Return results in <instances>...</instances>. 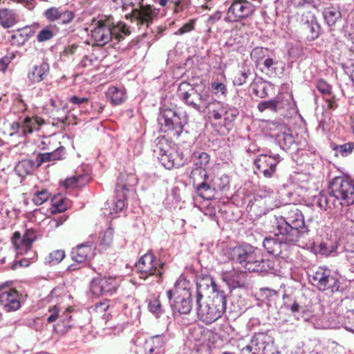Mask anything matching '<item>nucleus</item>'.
<instances>
[{"mask_svg":"<svg viewBox=\"0 0 354 354\" xmlns=\"http://www.w3.org/2000/svg\"><path fill=\"white\" fill-rule=\"evenodd\" d=\"M282 215L277 218L276 236H281L285 244L294 245L309 232L304 216L295 205L288 204L281 209Z\"/></svg>","mask_w":354,"mask_h":354,"instance_id":"f257e3e1","label":"nucleus"},{"mask_svg":"<svg viewBox=\"0 0 354 354\" xmlns=\"http://www.w3.org/2000/svg\"><path fill=\"white\" fill-rule=\"evenodd\" d=\"M227 257L249 272H267L271 268L270 261L263 259L260 250L249 243H243L229 248Z\"/></svg>","mask_w":354,"mask_h":354,"instance_id":"f03ea898","label":"nucleus"},{"mask_svg":"<svg viewBox=\"0 0 354 354\" xmlns=\"http://www.w3.org/2000/svg\"><path fill=\"white\" fill-rule=\"evenodd\" d=\"M341 206H349L354 203V185L344 177L333 179L328 188V196L321 194L317 203L321 208L335 207V202Z\"/></svg>","mask_w":354,"mask_h":354,"instance_id":"7ed1b4c3","label":"nucleus"},{"mask_svg":"<svg viewBox=\"0 0 354 354\" xmlns=\"http://www.w3.org/2000/svg\"><path fill=\"white\" fill-rule=\"evenodd\" d=\"M177 94L185 103L201 113L212 109V106H221L220 102L212 97L208 89L202 86L193 87L187 82L179 84Z\"/></svg>","mask_w":354,"mask_h":354,"instance_id":"20e7f679","label":"nucleus"},{"mask_svg":"<svg viewBox=\"0 0 354 354\" xmlns=\"http://www.w3.org/2000/svg\"><path fill=\"white\" fill-rule=\"evenodd\" d=\"M193 285L184 277H179L172 289L167 291V297L174 312L187 315L192 309Z\"/></svg>","mask_w":354,"mask_h":354,"instance_id":"39448f33","label":"nucleus"},{"mask_svg":"<svg viewBox=\"0 0 354 354\" xmlns=\"http://www.w3.org/2000/svg\"><path fill=\"white\" fill-rule=\"evenodd\" d=\"M131 34L129 28L122 22L113 25L109 19L98 21L91 31V36L99 46H104L115 39L118 41L124 39V36Z\"/></svg>","mask_w":354,"mask_h":354,"instance_id":"423d86ee","label":"nucleus"},{"mask_svg":"<svg viewBox=\"0 0 354 354\" xmlns=\"http://www.w3.org/2000/svg\"><path fill=\"white\" fill-rule=\"evenodd\" d=\"M161 129L169 132L174 137H179L183 132L184 127L187 123V116L184 111L176 107L160 108L158 118Z\"/></svg>","mask_w":354,"mask_h":354,"instance_id":"0eeeda50","label":"nucleus"},{"mask_svg":"<svg viewBox=\"0 0 354 354\" xmlns=\"http://www.w3.org/2000/svg\"><path fill=\"white\" fill-rule=\"evenodd\" d=\"M226 303L225 292H215L205 305L201 304V301L196 302L198 316L206 324H211L223 315L226 309Z\"/></svg>","mask_w":354,"mask_h":354,"instance_id":"6e6552de","label":"nucleus"},{"mask_svg":"<svg viewBox=\"0 0 354 354\" xmlns=\"http://www.w3.org/2000/svg\"><path fill=\"white\" fill-rule=\"evenodd\" d=\"M156 140L158 142L153 151L159 155L158 158L166 169H171L184 165L185 159L181 150L170 148L164 138H158Z\"/></svg>","mask_w":354,"mask_h":354,"instance_id":"1a4fd4ad","label":"nucleus"},{"mask_svg":"<svg viewBox=\"0 0 354 354\" xmlns=\"http://www.w3.org/2000/svg\"><path fill=\"white\" fill-rule=\"evenodd\" d=\"M309 281L319 291H340L341 282L332 275L331 271L328 268L319 267L315 271H312L311 274H309Z\"/></svg>","mask_w":354,"mask_h":354,"instance_id":"9d476101","label":"nucleus"},{"mask_svg":"<svg viewBox=\"0 0 354 354\" xmlns=\"http://www.w3.org/2000/svg\"><path fill=\"white\" fill-rule=\"evenodd\" d=\"M165 263L159 261L150 252L142 256L136 264L138 272L140 274V278L146 279L149 276H156L158 283L162 281V275Z\"/></svg>","mask_w":354,"mask_h":354,"instance_id":"9b49d317","label":"nucleus"},{"mask_svg":"<svg viewBox=\"0 0 354 354\" xmlns=\"http://www.w3.org/2000/svg\"><path fill=\"white\" fill-rule=\"evenodd\" d=\"M241 354H279V352L274 348L270 336L264 333H258L241 349Z\"/></svg>","mask_w":354,"mask_h":354,"instance_id":"f8f14e48","label":"nucleus"},{"mask_svg":"<svg viewBox=\"0 0 354 354\" xmlns=\"http://www.w3.org/2000/svg\"><path fill=\"white\" fill-rule=\"evenodd\" d=\"M138 183L137 177L132 174H121L118 178L115 185V194L117 201L115 203V210L122 211L125 207V200L127 198V192L130 188Z\"/></svg>","mask_w":354,"mask_h":354,"instance_id":"ddd939ff","label":"nucleus"},{"mask_svg":"<svg viewBox=\"0 0 354 354\" xmlns=\"http://www.w3.org/2000/svg\"><path fill=\"white\" fill-rule=\"evenodd\" d=\"M280 162L279 156H272L260 154L254 160V173L262 174L265 178H272L277 172V164Z\"/></svg>","mask_w":354,"mask_h":354,"instance_id":"4468645a","label":"nucleus"},{"mask_svg":"<svg viewBox=\"0 0 354 354\" xmlns=\"http://www.w3.org/2000/svg\"><path fill=\"white\" fill-rule=\"evenodd\" d=\"M254 11V6L246 0H235L227 10V19L236 21L250 16Z\"/></svg>","mask_w":354,"mask_h":354,"instance_id":"2eb2a0df","label":"nucleus"},{"mask_svg":"<svg viewBox=\"0 0 354 354\" xmlns=\"http://www.w3.org/2000/svg\"><path fill=\"white\" fill-rule=\"evenodd\" d=\"M116 281L111 277L94 279L91 283V291L96 296L111 295L116 289Z\"/></svg>","mask_w":354,"mask_h":354,"instance_id":"dca6fc26","label":"nucleus"},{"mask_svg":"<svg viewBox=\"0 0 354 354\" xmlns=\"http://www.w3.org/2000/svg\"><path fill=\"white\" fill-rule=\"evenodd\" d=\"M210 156L206 152H194L192 157V161L194 164V169L191 172L190 178L194 179V182L196 181L195 176L198 172L201 176V178L207 180L209 178L207 174L206 169L209 163Z\"/></svg>","mask_w":354,"mask_h":354,"instance_id":"f3484780","label":"nucleus"},{"mask_svg":"<svg viewBox=\"0 0 354 354\" xmlns=\"http://www.w3.org/2000/svg\"><path fill=\"white\" fill-rule=\"evenodd\" d=\"M17 290L10 289L0 294V305L6 312L15 311L20 308L21 302Z\"/></svg>","mask_w":354,"mask_h":354,"instance_id":"a211bd4d","label":"nucleus"},{"mask_svg":"<svg viewBox=\"0 0 354 354\" xmlns=\"http://www.w3.org/2000/svg\"><path fill=\"white\" fill-rule=\"evenodd\" d=\"M73 261L77 263H84L94 257L93 246L90 242L82 243L73 248L71 252Z\"/></svg>","mask_w":354,"mask_h":354,"instance_id":"6ab92c4d","label":"nucleus"},{"mask_svg":"<svg viewBox=\"0 0 354 354\" xmlns=\"http://www.w3.org/2000/svg\"><path fill=\"white\" fill-rule=\"evenodd\" d=\"M245 272L237 270L225 271L222 274V279L231 290L243 287L245 283Z\"/></svg>","mask_w":354,"mask_h":354,"instance_id":"aec40b11","label":"nucleus"},{"mask_svg":"<svg viewBox=\"0 0 354 354\" xmlns=\"http://www.w3.org/2000/svg\"><path fill=\"white\" fill-rule=\"evenodd\" d=\"M211 290L212 295L215 292L220 291L217 289L216 285L213 279L209 276H204L198 278L196 281V302L198 303L203 297V293Z\"/></svg>","mask_w":354,"mask_h":354,"instance_id":"412c9836","label":"nucleus"},{"mask_svg":"<svg viewBox=\"0 0 354 354\" xmlns=\"http://www.w3.org/2000/svg\"><path fill=\"white\" fill-rule=\"evenodd\" d=\"M50 72L49 64L42 62L38 65H35L28 73V81L32 84L39 83L46 79Z\"/></svg>","mask_w":354,"mask_h":354,"instance_id":"4be33fe9","label":"nucleus"},{"mask_svg":"<svg viewBox=\"0 0 354 354\" xmlns=\"http://www.w3.org/2000/svg\"><path fill=\"white\" fill-rule=\"evenodd\" d=\"M278 127L279 131L273 134V136L275 137V139L281 149L287 151L290 149L293 145H295V138L290 129H288L283 125H279Z\"/></svg>","mask_w":354,"mask_h":354,"instance_id":"5701e85b","label":"nucleus"},{"mask_svg":"<svg viewBox=\"0 0 354 354\" xmlns=\"http://www.w3.org/2000/svg\"><path fill=\"white\" fill-rule=\"evenodd\" d=\"M42 124H44V120L37 117L35 118L26 117L21 123H16L18 132L21 133L24 136L32 133L34 130H37Z\"/></svg>","mask_w":354,"mask_h":354,"instance_id":"b1692460","label":"nucleus"},{"mask_svg":"<svg viewBox=\"0 0 354 354\" xmlns=\"http://www.w3.org/2000/svg\"><path fill=\"white\" fill-rule=\"evenodd\" d=\"M202 179V182L197 183V179L196 178L195 184L193 181L194 186L196 187V193L199 196L206 200H210L214 197V187L211 185L209 178L207 180Z\"/></svg>","mask_w":354,"mask_h":354,"instance_id":"393cba45","label":"nucleus"},{"mask_svg":"<svg viewBox=\"0 0 354 354\" xmlns=\"http://www.w3.org/2000/svg\"><path fill=\"white\" fill-rule=\"evenodd\" d=\"M64 155L63 147L49 153H39L36 157V167H40L43 163L48 161L60 160Z\"/></svg>","mask_w":354,"mask_h":354,"instance_id":"a878e982","label":"nucleus"},{"mask_svg":"<svg viewBox=\"0 0 354 354\" xmlns=\"http://www.w3.org/2000/svg\"><path fill=\"white\" fill-rule=\"evenodd\" d=\"M301 21L305 26V28L309 31L310 34L308 35L309 40H314L319 35L320 26L317 22L315 17L313 15L308 17H302Z\"/></svg>","mask_w":354,"mask_h":354,"instance_id":"bb28decb","label":"nucleus"},{"mask_svg":"<svg viewBox=\"0 0 354 354\" xmlns=\"http://www.w3.org/2000/svg\"><path fill=\"white\" fill-rule=\"evenodd\" d=\"M323 15L329 26H334L342 18L341 10L338 6L326 8L323 12Z\"/></svg>","mask_w":354,"mask_h":354,"instance_id":"cd10ccee","label":"nucleus"},{"mask_svg":"<svg viewBox=\"0 0 354 354\" xmlns=\"http://www.w3.org/2000/svg\"><path fill=\"white\" fill-rule=\"evenodd\" d=\"M58 319V322L54 325V330L57 333L63 335L72 327L71 315L70 313L64 312Z\"/></svg>","mask_w":354,"mask_h":354,"instance_id":"c85d7f7f","label":"nucleus"},{"mask_svg":"<svg viewBox=\"0 0 354 354\" xmlns=\"http://www.w3.org/2000/svg\"><path fill=\"white\" fill-rule=\"evenodd\" d=\"M17 21V16L13 10L3 8L0 10V24L4 28H10Z\"/></svg>","mask_w":354,"mask_h":354,"instance_id":"c756f323","label":"nucleus"},{"mask_svg":"<svg viewBox=\"0 0 354 354\" xmlns=\"http://www.w3.org/2000/svg\"><path fill=\"white\" fill-rule=\"evenodd\" d=\"M278 239L274 238H265L263 241V246L270 254L277 255L280 253V245L285 243L281 241V236H277Z\"/></svg>","mask_w":354,"mask_h":354,"instance_id":"7c9ffc66","label":"nucleus"},{"mask_svg":"<svg viewBox=\"0 0 354 354\" xmlns=\"http://www.w3.org/2000/svg\"><path fill=\"white\" fill-rule=\"evenodd\" d=\"M165 342L162 336L156 335L151 338V342L147 343L149 346L148 354H160L162 352Z\"/></svg>","mask_w":354,"mask_h":354,"instance_id":"2f4dec72","label":"nucleus"},{"mask_svg":"<svg viewBox=\"0 0 354 354\" xmlns=\"http://www.w3.org/2000/svg\"><path fill=\"white\" fill-rule=\"evenodd\" d=\"M107 97L109 98L113 104H120L124 102L125 98V93L122 89L117 87H110L106 93Z\"/></svg>","mask_w":354,"mask_h":354,"instance_id":"473e14b6","label":"nucleus"},{"mask_svg":"<svg viewBox=\"0 0 354 354\" xmlns=\"http://www.w3.org/2000/svg\"><path fill=\"white\" fill-rule=\"evenodd\" d=\"M36 167V164L31 160H24L19 162L17 170L19 175L24 176L31 174Z\"/></svg>","mask_w":354,"mask_h":354,"instance_id":"72a5a7b5","label":"nucleus"},{"mask_svg":"<svg viewBox=\"0 0 354 354\" xmlns=\"http://www.w3.org/2000/svg\"><path fill=\"white\" fill-rule=\"evenodd\" d=\"M32 241L29 239L24 238L21 239L20 234L17 232L14 233L12 237V243L16 250L24 249L28 250L30 248Z\"/></svg>","mask_w":354,"mask_h":354,"instance_id":"f704fd0d","label":"nucleus"},{"mask_svg":"<svg viewBox=\"0 0 354 354\" xmlns=\"http://www.w3.org/2000/svg\"><path fill=\"white\" fill-rule=\"evenodd\" d=\"M242 37L237 31L232 32L225 42V46L236 49L242 44Z\"/></svg>","mask_w":354,"mask_h":354,"instance_id":"c9c22d12","label":"nucleus"},{"mask_svg":"<svg viewBox=\"0 0 354 354\" xmlns=\"http://www.w3.org/2000/svg\"><path fill=\"white\" fill-rule=\"evenodd\" d=\"M354 149V143L348 142L341 145H336L333 149L335 151V155L337 156H341L346 157L351 153Z\"/></svg>","mask_w":354,"mask_h":354,"instance_id":"e433bc0d","label":"nucleus"},{"mask_svg":"<svg viewBox=\"0 0 354 354\" xmlns=\"http://www.w3.org/2000/svg\"><path fill=\"white\" fill-rule=\"evenodd\" d=\"M268 51L267 48L262 47H256L252 50L250 54L251 57L255 61L257 66L266 57Z\"/></svg>","mask_w":354,"mask_h":354,"instance_id":"4c0bfd02","label":"nucleus"},{"mask_svg":"<svg viewBox=\"0 0 354 354\" xmlns=\"http://www.w3.org/2000/svg\"><path fill=\"white\" fill-rule=\"evenodd\" d=\"M32 35L30 29L23 28L18 30L15 35L12 36V39H16L18 44H24Z\"/></svg>","mask_w":354,"mask_h":354,"instance_id":"58836bf2","label":"nucleus"},{"mask_svg":"<svg viewBox=\"0 0 354 354\" xmlns=\"http://www.w3.org/2000/svg\"><path fill=\"white\" fill-rule=\"evenodd\" d=\"M65 257V252L62 250H56L50 252L46 260L52 265L58 264Z\"/></svg>","mask_w":354,"mask_h":354,"instance_id":"ea45409f","label":"nucleus"},{"mask_svg":"<svg viewBox=\"0 0 354 354\" xmlns=\"http://www.w3.org/2000/svg\"><path fill=\"white\" fill-rule=\"evenodd\" d=\"M50 194L46 189H42L36 192L32 198V202L36 205H41L50 197Z\"/></svg>","mask_w":354,"mask_h":354,"instance_id":"a19ab883","label":"nucleus"},{"mask_svg":"<svg viewBox=\"0 0 354 354\" xmlns=\"http://www.w3.org/2000/svg\"><path fill=\"white\" fill-rule=\"evenodd\" d=\"M252 90L254 93L261 98H263L268 96V88L265 83L259 82L254 83L252 84Z\"/></svg>","mask_w":354,"mask_h":354,"instance_id":"79ce46f5","label":"nucleus"},{"mask_svg":"<svg viewBox=\"0 0 354 354\" xmlns=\"http://www.w3.org/2000/svg\"><path fill=\"white\" fill-rule=\"evenodd\" d=\"M276 103L277 105V112L281 114L283 110H288L291 106L290 99L285 98V97L282 95L276 97Z\"/></svg>","mask_w":354,"mask_h":354,"instance_id":"37998d69","label":"nucleus"},{"mask_svg":"<svg viewBox=\"0 0 354 354\" xmlns=\"http://www.w3.org/2000/svg\"><path fill=\"white\" fill-rule=\"evenodd\" d=\"M148 308L150 312L156 315V317H159L163 313L160 301L156 299H152L149 302Z\"/></svg>","mask_w":354,"mask_h":354,"instance_id":"c03bdc74","label":"nucleus"},{"mask_svg":"<svg viewBox=\"0 0 354 354\" xmlns=\"http://www.w3.org/2000/svg\"><path fill=\"white\" fill-rule=\"evenodd\" d=\"M259 110L262 112L266 109H269L274 112H277V105L276 103V97L274 99L263 101L258 104Z\"/></svg>","mask_w":354,"mask_h":354,"instance_id":"a18cd8bd","label":"nucleus"},{"mask_svg":"<svg viewBox=\"0 0 354 354\" xmlns=\"http://www.w3.org/2000/svg\"><path fill=\"white\" fill-rule=\"evenodd\" d=\"M62 8H58L56 7H51L47 9L44 12V16L46 18L50 21H58L59 17H60Z\"/></svg>","mask_w":354,"mask_h":354,"instance_id":"49530a36","label":"nucleus"},{"mask_svg":"<svg viewBox=\"0 0 354 354\" xmlns=\"http://www.w3.org/2000/svg\"><path fill=\"white\" fill-rule=\"evenodd\" d=\"M59 15L60 17L57 21L59 24H68L75 17L73 12L65 10L64 9H62Z\"/></svg>","mask_w":354,"mask_h":354,"instance_id":"de8ad7c7","label":"nucleus"},{"mask_svg":"<svg viewBox=\"0 0 354 354\" xmlns=\"http://www.w3.org/2000/svg\"><path fill=\"white\" fill-rule=\"evenodd\" d=\"M55 35V32L54 31L46 27L39 32L37 39L38 41L42 42L50 39Z\"/></svg>","mask_w":354,"mask_h":354,"instance_id":"09e8293b","label":"nucleus"},{"mask_svg":"<svg viewBox=\"0 0 354 354\" xmlns=\"http://www.w3.org/2000/svg\"><path fill=\"white\" fill-rule=\"evenodd\" d=\"M277 62L274 61L272 58L268 57L261 62L257 66H259L262 71H266V72H269L274 69L273 66L277 65Z\"/></svg>","mask_w":354,"mask_h":354,"instance_id":"8fccbe9b","label":"nucleus"},{"mask_svg":"<svg viewBox=\"0 0 354 354\" xmlns=\"http://www.w3.org/2000/svg\"><path fill=\"white\" fill-rule=\"evenodd\" d=\"M85 177L84 176L80 175L77 176H73L65 180V186L66 187H80L84 185L86 180H84Z\"/></svg>","mask_w":354,"mask_h":354,"instance_id":"3c124183","label":"nucleus"},{"mask_svg":"<svg viewBox=\"0 0 354 354\" xmlns=\"http://www.w3.org/2000/svg\"><path fill=\"white\" fill-rule=\"evenodd\" d=\"M113 237V230L112 228H107L103 234L100 244L104 247H108L112 243Z\"/></svg>","mask_w":354,"mask_h":354,"instance_id":"603ef678","label":"nucleus"},{"mask_svg":"<svg viewBox=\"0 0 354 354\" xmlns=\"http://www.w3.org/2000/svg\"><path fill=\"white\" fill-rule=\"evenodd\" d=\"M97 63V57L94 55H86L83 57L80 65L83 68L94 66Z\"/></svg>","mask_w":354,"mask_h":354,"instance_id":"864d4df0","label":"nucleus"},{"mask_svg":"<svg viewBox=\"0 0 354 354\" xmlns=\"http://www.w3.org/2000/svg\"><path fill=\"white\" fill-rule=\"evenodd\" d=\"M223 111H225V107L221 104V106H212V109H207L206 111L212 113V117L214 119L220 120L224 117Z\"/></svg>","mask_w":354,"mask_h":354,"instance_id":"5fc2aeb1","label":"nucleus"},{"mask_svg":"<svg viewBox=\"0 0 354 354\" xmlns=\"http://www.w3.org/2000/svg\"><path fill=\"white\" fill-rule=\"evenodd\" d=\"M224 111V119L229 122L233 121L239 114V111L234 108H226L225 107Z\"/></svg>","mask_w":354,"mask_h":354,"instance_id":"6e6d98bb","label":"nucleus"},{"mask_svg":"<svg viewBox=\"0 0 354 354\" xmlns=\"http://www.w3.org/2000/svg\"><path fill=\"white\" fill-rule=\"evenodd\" d=\"M316 86L318 91L322 94L326 95L330 93L331 86L323 80H318Z\"/></svg>","mask_w":354,"mask_h":354,"instance_id":"4d7b16f0","label":"nucleus"},{"mask_svg":"<svg viewBox=\"0 0 354 354\" xmlns=\"http://www.w3.org/2000/svg\"><path fill=\"white\" fill-rule=\"evenodd\" d=\"M109 308V300H104L102 302H98L95 306V310L99 315L105 313Z\"/></svg>","mask_w":354,"mask_h":354,"instance_id":"13d9d810","label":"nucleus"},{"mask_svg":"<svg viewBox=\"0 0 354 354\" xmlns=\"http://www.w3.org/2000/svg\"><path fill=\"white\" fill-rule=\"evenodd\" d=\"M53 206L55 208V211L62 212L66 209V205L62 198L59 199L54 198L52 200Z\"/></svg>","mask_w":354,"mask_h":354,"instance_id":"bf43d9fd","label":"nucleus"},{"mask_svg":"<svg viewBox=\"0 0 354 354\" xmlns=\"http://www.w3.org/2000/svg\"><path fill=\"white\" fill-rule=\"evenodd\" d=\"M248 74L245 72H241L238 74L234 80V84L237 86H242L246 82Z\"/></svg>","mask_w":354,"mask_h":354,"instance_id":"052dcab7","label":"nucleus"},{"mask_svg":"<svg viewBox=\"0 0 354 354\" xmlns=\"http://www.w3.org/2000/svg\"><path fill=\"white\" fill-rule=\"evenodd\" d=\"M194 29L193 23H187L184 24L174 34L175 35H183Z\"/></svg>","mask_w":354,"mask_h":354,"instance_id":"680f3d73","label":"nucleus"},{"mask_svg":"<svg viewBox=\"0 0 354 354\" xmlns=\"http://www.w3.org/2000/svg\"><path fill=\"white\" fill-rule=\"evenodd\" d=\"M212 88L216 92H221L222 94H225L227 91L225 85L223 83L214 82L212 84Z\"/></svg>","mask_w":354,"mask_h":354,"instance_id":"e2e57ef3","label":"nucleus"},{"mask_svg":"<svg viewBox=\"0 0 354 354\" xmlns=\"http://www.w3.org/2000/svg\"><path fill=\"white\" fill-rule=\"evenodd\" d=\"M10 62L11 57L8 56H5L0 59V71L5 72Z\"/></svg>","mask_w":354,"mask_h":354,"instance_id":"0e129e2a","label":"nucleus"},{"mask_svg":"<svg viewBox=\"0 0 354 354\" xmlns=\"http://www.w3.org/2000/svg\"><path fill=\"white\" fill-rule=\"evenodd\" d=\"M69 101L74 104H81L84 103H87L88 99L87 97H80L76 95L71 97Z\"/></svg>","mask_w":354,"mask_h":354,"instance_id":"69168bd1","label":"nucleus"},{"mask_svg":"<svg viewBox=\"0 0 354 354\" xmlns=\"http://www.w3.org/2000/svg\"><path fill=\"white\" fill-rule=\"evenodd\" d=\"M221 15L222 14L221 12H216L214 14L209 17L207 19V23L209 24H214L215 22H216L221 18Z\"/></svg>","mask_w":354,"mask_h":354,"instance_id":"338daca9","label":"nucleus"},{"mask_svg":"<svg viewBox=\"0 0 354 354\" xmlns=\"http://www.w3.org/2000/svg\"><path fill=\"white\" fill-rule=\"evenodd\" d=\"M319 252L324 255H329L332 252V249L328 248L326 243H321L319 244Z\"/></svg>","mask_w":354,"mask_h":354,"instance_id":"774afa93","label":"nucleus"}]
</instances>
